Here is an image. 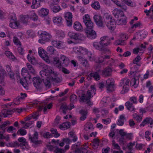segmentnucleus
I'll list each match as a JSON object with an SVG mask.
<instances>
[{"label":"nucleus","instance_id":"52","mask_svg":"<svg viewBox=\"0 0 153 153\" xmlns=\"http://www.w3.org/2000/svg\"><path fill=\"white\" fill-rule=\"evenodd\" d=\"M135 145V142H130L127 146V147L128 149L130 151L133 150V147Z\"/></svg>","mask_w":153,"mask_h":153},{"label":"nucleus","instance_id":"30","mask_svg":"<svg viewBox=\"0 0 153 153\" xmlns=\"http://www.w3.org/2000/svg\"><path fill=\"white\" fill-rule=\"evenodd\" d=\"M126 23V19L125 16L119 19L116 22L117 25H125Z\"/></svg>","mask_w":153,"mask_h":153},{"label":"nucleus","instance_id":"50","mask_svg":"<svg viewBox=\"0 0 153 153\" xmlns=\"http://www.w3.org/2000/svg\"><path fill=\"white\" fill-rule=\"evenodd\" d=\"M125 3L127 5L132 7L136 6V3L133 1H132L131 0H127Z\"/></svg>","mask_w":153,"mask_h":153},{"label":"nucleus","instance_id":"56","mask_svg":"<svg viewBox=\"0 0 153 153\" xmlns=\"http://www.w3.org/2000/svg\"><path fill=\"white\" fill-rule=\"evenodd\" d=\"M30 18L34 21H37L38 19L37 16L35 13H32L30 15Z\"/></svg>","mask_w":153,"mask_h":153},{"label":"nucleus","instance_id":"40","mask_svg":"<svg viewBox=\"0 0 153 153\" xmlns=\"http://www.w3.org/2000/svg\"><path fill=\"white\" fill-rule=\"evenodd\" d=\"M2 112L4 117H7V115L12 114L13 113V111L11 110H3Z\"/></svg>","mask_w":153,"mask_h":153},{"label":"nucleus","instance_id":"9","mask_svg":"<svg viewBox=\"0 0 153 153\" xmlns=\"http://www.w3.org/2000/svg\"><path fill=\"white\" fill-rule=\"evenodd\" d=\"M112 54L109 49L106 48V62L111 66L114 62V60L111 58Z\"/></svg>","mask_w":153,"mask_h":153},{"label":"nucleus","instance_id":"48","mask_svg":"<svg viewBox=\"0 0 153 153\" xmlns=\"http://www.w3.org/2000/svg\"><path fill=\"white\" fill-rule=\"evenodd\" d=\"M28 17L27 15L23 16L21 17L20 20L24 23H27L28 22Z\"/></svg>","mask_w":153,"mask_h":153},{"label":"nucleus","instance_id":"33","mask_svg":"<svg viewBox=\"0 0 153 153\" xmlns=\"http://www.w3.org/2000/svg\"><path fill=\"white\" fill-rule=\"evenodd\" d=\"M89 75L91 77L94 78L97 81L100 80V78L99 74L97 72L91 73Z\"/></svg>","mask_w":153,"mask_h":153},{"label":"nucleus","instance_id":"8","mask_svg":"<svg viewBox=\"0 0 153 153\" xmlns=\"http://www.w3.org/2000/svg\"><path fill=\"white\" fill-rule=\"evenodd\" d=\"M13 16L11 17V22L10 23V27L13 28L17 29L21 27L19 22L16 21V19L15 15H13Z\"/></svg>","mask_w":153,"mask_h":153},{"label":"nucleus","instance_id":"59","mask_svg":"<svg viewBox=\"0 0 153 153\" xmlns=\"http://www.w3.org/2000/svg\"><path fill=\"white\" fill-rule=\"evenodd\" d=\"M26 65L27 68L30 72L32 74H34L35 73V70L32 66L29 63H27Z\"/></svg>","mask_w":153,"mask_h":153},{"label":"nucleus","instance_id":"21","mask_svg":"<svg viewBox=\"0 0 153 153\" xmlns=\"http://www.w3.org/2000/svg\"><path fill=\"white\" fill-rule=\"evenodd\" d=\"M88 148V146H86L85 148L83 147H81L80 148H77L75 150L76 153H90L89 151L87 150Z\"/></svg>","mask_w":153,"mask_h":153},{"label":"nucleus","instance_id":"17","mask_svg":"<svg viewBox=\"0 0 153 153\" xmlns=\"http://www.w3.org/2000/svg\"><path fill=\"white\" fill-rule=\"evenodd\" d=\"M60 61L61 65V68L62 66H67L69 63V61L68 57L62 55L60 57Z\"/></svg>","mask_w":153,"mask_h":153},{"label":"nucleus","instance_id":"29","mask_svg":"<svg viewBox=\"0 0 153 153\" xmlns=\"http://www.w3.org/2000/svg\"><path fill=\"white\" fill-rule=\"evenodd\" d=\"M71 126L70 123L66 122L60 125L59 128L61 129H65L69 128Z\"/></svg>","mask_w":153,"mask_h":153},{"label":"nucleus","instance_id":"4","mask_svg":"<svg viewBox=\"0 0 153 153\" xmlns=\"http://www.w3.org/2000/svg\"><path fill=\"white\" fill-rule=\"evenodd\" d=\"M94 47L100 51H104L105 49V36H104L100 38L99 44L97 42L93 43Z\"/></svg>","mask_w":153,"mask_h":153},{"label":"nucleus","instance_id":"35","mask_svg":"<svg viewBox=\"0 0 153 153\" xmlns=\"http://www.w3.org/2000/svg\"><path fill=\"white\" fill-rule=\"evenodd\" d=\"M99 140L97 139H94L93 142L91 143V145L94 149H97L99 145Z\"/></svg>","mask_w":153,"mask_h":153},{"label":"nucleus","instance_id":"16","mask_svg":"<svg viewBox=\"0 0 153 153\" xmlns=\"http://www.w3.org/2000/svg\"><path fill=\"white\" fill-rule=\"evenodd\" d=\"M113 13L115 17L117 19H120L125 16L123 11L118 9H114L113 11Z\"/></svg>","mask_w":153,"mask_h":153},{"label":"nucleus","instance_id":"1","mask_svg":"<svg viewBox=\"0 0 153 153\" xmlns=\"http://www.w3.org/2000/svg\"><path fill=\"white\" fill-rule=\"evenodd\" d=\"M43 67L44 69L40 71V74L42 77L43 78L42 79L43 81L45 89H47L50 88L51 85L49 79L51 76H55L56 74L52 67L45 65Z\"/></svg>","mask_w":153,"mask_h":153},{"label":"nucleus","instance_id":"32","mask_svg":"<svg viewBox=\"0 0 153 153\" xmlns=\"http://www.w3.org/2000/svg\"><path fill=\"white\" fill-rule=\"evenodd\" d=\"M53 63L55 65H56L57 66L60 70L61 69V65L60 64V59L58 57H56L54 59L53 61Z\"/></svg>","mask_w":153,"mask_h":153},{"label":"nucleus","instance_id":"26","mask_svg":"<svg viewBox=\"0 0 153 153\" xmlns=\"http://www.w3.org/2000/svg\"><path fill=\"white\" fill-rule=\"evenodd\" d=\"M78 58L79 61L81 63L83 66L87 68L89 67V65L86 59H84L81 56H79Z\"/></svg>","mask_w":153,"mask_h":153},{"label":"nucleus","instance_id":"44","mask_svg":"<svg viewBox=\"0 0 153 153\" xmlns=\"http://www.w3.org/2000/svg\"><path fill=\"white\" fill-rule=\"evenodd\" d=\"M78 34L76 33L70 32L68 33V35L71 38L75 40H77V39H78Z\"/></svg>","mask_w":153,"mask_h":153},{"label":"nucleus","instance_id":"22","mask_svg":"<svg viewBox=\"0 0 153 153\" xmlns=\"http://www.w3.org/2000/svg\"><path fill=\"white\" fill-rule=\"evenodd\" d=\"M141 26V23L140 22H137L133 24L129 29V31L133 32L137 27H140Z\"/></svg>","mask_w":153,"mask_h":153},{"label":"nucleus","instance_id":"3","mask_svg":"<svg viewBox=\"0 0 153 153\" xmlns=\"http://www.w3.org/2000/svg\"><path fill=\"white\" fill-rule=\"evenodd\" d=\"M106 25L111 31H114L116 27V23L115 20L112 19L111 16H109L108 17L106 18Z\"/></svg>","mask_w":153,"mask_h":153},{"label":"nucleus","instance_id":"23","mask_svg":"<svg viewBox=\"0 0 153 153\" xmlns=\"http://www.w3.org/2000/svg\"><path fill=\"white\" fill-rule=\"evenodd\" d=\"M147 123L150 124V125L153 124V121L150 117H148L144 119L140 125L144 126Z\"/></svg>","mask_w":153,"mask_h":153},{"label":"nucleus","instance_id":"45","mask_svg":"<svg viewBox=\"0 0 153 153\" xmlns=\"http://www.w3.org/2000/svg\"><path fill=\"white\" fill-rule=\"evenodd\" d=\"M114 44L116 45H124L126 44V43L124 41L121 39H118L116 40L114 43Z\"/></svg>","mask_w":153,"mask_h":153},{"label":"nucleus","instance_id":"24","mask_svg":"<svg viewBox=\"0 0 153 153\" xmlns=\"http://www.w3.org/2000/svg\"><path fill=\"white\" fill-rule=\"evenodd\" d=\"M74 29L77 31H81L83 29L82 27L80 22H75L74 24Z\"/></svg>","mask_w":153,"mask_h":153},{"label":"nucleus","instance_id":"49","mask_svg":"<svg viewBox=\"0 0 153 153\" xmlns=\"http://www.w3.org/2000/svg\"><path fill=\"white\" fill-rule=\"evenodd\" d=\"M38 53L39 56L41 57L45 56V52L44 50L41 47H39L38 48Z\"/></svg>","mask_w":153,"mask_h":153},{"label":"nucleus","instance_id":"51","mask_svg":"<svg viewBox=\"0 0 153 153\" xmlns=\"http://www.w3.org/2000/svg\"><path fill=\"white\" fill-rule=\"evenodd\" d=\"M26 133V131L23 128H20V129L18 130L17 132V134H20L22 136L25 135Z\"/></svg>","mask_w":153,"mask_h":153},{"label":"nucleus","instance_id":"12","mask_svg":"<svg viewBox=\"0 0 153 153\" xmlns=\"http://www.w3.org/2000/svg\"><path fill=\"white\" fill-rule=\"evenodd\" d=\"M136 75H133L134 77L131 80L130 84L131 85L133 86L135 88L137 87L139 82V77L140 75L139 74H136Z\"/></svg>","mask_w":153,"mask_h":153},{"label":"nucleus","instance_id":"19","mask_svg":"<svg viewBox=\"0 0 153 153\" xmlns=\"http://www.w3.org/2000/svg\"><path fill=\"white\" fill-rule=\"evenodd\" d=\"M16 75L17 82H20L24 88H26L27 87V83L26 82V79H21L18 74H16Z\"/></svg>","mask_w":153,"mask_h":153},{"label":"nucleus","instance_id":"61","mask_svg":"<svg viewBox=\"0 0 153 153\" xmlns=\"http://www.w3.org/2000/svg\"><path fill=\"white\" fill-rule=\"evenodd\" d=\"M70 100L71 102H74L77 101V96L75 94H72L70 96Z\"/></svg>","mask_w":153,"mask_h":153},{"label":"nucleus","instance_id":"53","mask_svg":"<svg viewBox=\"0 0 153 153\" xmlns=\"http://www.w3.org/2000/svg\"><path fill=\"white\" fill-rule=\"evenodd\" d=\"M56 34L58 37L60 39L63 38L65 36V34L62 31H58Z\"/></svg>","mask_w":153,"mask_h":153},{"label":"nucleus","instance_id":"6","mask_svg":"<svg viewBox=\"0 0 153 153\" xmlns=\"http://www.w3.org/2000/svg\"><path fill=\"white\" fill-rule=\"evenodd\" d=\"M77 94L78 96L80 97L81 100L83 102H87L88 103V102L90 101V99L91 97V92L89 91H87L85 94L83 93V91L82 90H80L78 91Z\"/></svg>","mask_w":153,"mask_h":153},{"label":"nucleus","instance_id":"60","mask_svg":"<svg viewBox=\"0 0 153 153\" xmlns=\"http://www.w3.org/2000/svg\"><path fill=\"white\" fill-rule=\"evenodd\" d=\"M112 146L113 147V149H115L120 150V147L118 144L116 143L114 140L112 141Z\"/></svg>","mask_w":153,"mask_h":153},{"label":"nucleus","instance_id":"55","mask_svg":"<svg viewBox=\"0 0 153 153\" xmlns=\"http://www.w3.org/2000/svg\"><path fill=\"white\" fill-rule=\"evenodd\" d=\"M132 116L133 118L138 122H140L142 120V118L136 114H133Z\"/></svg>","mask_w":153,"mask_h":153},{"label":"nucleus","instance_id":"10","mask_svg":"<svg viewBox=\"0 0 153 153\" xmlns=\"http://www.w3.org/2000/svg\"><path fill=\"white\" fill-rule=\"evenodd\" d=\"M38 132H35L33 136H30L29 137V139L31 141L34 143V146H36L42 143V141L41 140H38Z\"/></svg>","mask_w":153,"mask_h":153},{"label":"nucleus","instance_id":"42","mask_svg":"<svg viewBox=\"0 0 153 153\" xmlns=\"http://www.w3.org/2000/svg\"><path fill=\"white\" fill-rule=\"evenodd\" d=\"M84 129L87 131L90 130H93V128L92 124L91 123H88L85 125Z\"/></svg>","mask_w":153,"mask_h":153},{"label":"nucleus","instance_id":"2","mask_svg":"<svg viewBox=\"0 0 153 153\" xmlns=\"http://www.w3.org/2000/svg\"><path fill=\"white\" fill-rule=\"evenodd\" d=\"M129 82V79L126 78H123L120 80V86H122L123 85V90L120 92L121 94H124L128 91Z\"/></svg>","mask_w":153,"mask_h":153},{"label":"nucleus","instance_id":"43","mask_svg":"<svg viewBox=\"0 0 153 153\" xmlns=\"http://www.w3.org/2000/svg\"><path fill=\"white\" fill-rule=\"evenodd\" d=\"M106 88L107 93L111 92L114 90V85H106Z\"/></svg>","mask_w":153,"mask_h":153},{"label":"nucleus","instance_id":"27","mask_svg":"<svg viewBox=\"0 0 153 153\" xmlns=\"http://www.w3.org/2000/svg\"><path fill=\"white\" fill-rule=\"evenodd\" d=\"M56 75L55 76H51L50 77L49 80L50 82L51 81H54L56 83H59L60 82L62 81V78L59 77H56Z\"/></svg>","mask_w":153,"mask_h":153},{"label":"nucleus","instance_id":"36","mask_svg":"<svg viewBox=\"0 0 153 153\" xmlns=\"http://www.w3.org/2000/svg\"><path fill=\"white\" fill-rule=\"evenodd\" d=\"M91 6L93 8L96 10H99L100 7L99 2L97 1H95L92 3Z\"/></svg>","mask_w":153,"mask_h":153},{"label":"nucleus","instance_id":"14","mask_svg":"<svg viewBox=\"0 0 153 153\" xmlns=\"http://www.w3.org/2000/svg\"><path fill=\"white\" fill-rule=\"evenodd\" d=\"M41 35L42 39L45 40V42H48L50 41L52 38L51 34L46 31H42Z\"/></svg>","mask_w":153,"mask_h":153},{"label":"nucleus","instance_id":"7","mask_svg":"<svg viewBox=\"0 0 153 153\" xmlns=\"http://www.w3.org/2000/svg\"><path fill=\"white\" fill-rule=\"evenodd\" d=\"M33 82L34 86L38 90H40L43 87L42 79L39 77H34L33 78Z\"/></svg>","mask_w":153,"mask_h":153},{"label":"nucleus","instance_id":"28","mask_svg":"<svg viewBox=\"0 0 153 153\" xmlns=\"http://www.w3.org/2000/svg\"><path fill=\"white\" fill-rule=\"evenodd\" d=\"M125 105L127 109L131 111H134L135 108L133 105L132 103H131L130 102L128 101L125 104Z\"/></svg>","mask_w":153,"mask_h":153},{"label":"nucleus","instance_id":"13","mask_svg":"<svg viewBox=\"0 0 153 153\" xmlns=\"http://www.w3.org/2000/svg\"><path fill=\"white\" fill-rule=\"evenodd\" d=\"M85 32L87 37L90 39H94L97 37L96 33L93 29H91L90 30H85Z\"/></svg>","mask_w":153,"mask_h":153},{"label":"nucleus","instance_id":"58","mask_svg":"<svg viewBox=\"0 0 153 153\" xmlns=\"http://www.w3.org/2000/svg\"><path fill=\"white\" fill-rule=\"evenodd\" d=\"M9 145L11 147H15L19 146L20 144L17 141L11 142L9 144Z\"/></svg>","mask_w":153,"mask_h":153},{"label":"nucleus","instance_id":"34","mask_svg":"<svg viewBox=\"0 0 153 153\" xmlns=\"http://www.w3.org/2000/svg\"><path fill=\"white\" fill-rule=\"evenodd\" d=\"M49 10L47 9L42 8L39 11V14L41 16H45L48 13Z\"/></svg>","mask_w":153,"mask_h":153},{"label":"nucleus","instance_id":"41","mask_svg":"<svg viewBox=\"0 0 153 153\" xmlns=\"http://www.w3.org/2000/svg\"><path fill=\"white\" fill-rule=\"evenodd\" d=\"M62 19L60 17H55L53 18V21L55 23L60 24L62 23Z\"/></svg>","mask_w":153,"mask_h":153},{"label":"nucleus","instance_id":"37","mask_svg":"<svg viewBox=\"0 0 153 153\" xmlns=\"http://www.w3.org/2000/svg\"><path fill=\"white\" fill-rule=\"evenodd\" d=\"M50 7L52 10L55 13L61 10L59 6L58 5L54 6V5H53V4H50Z\"/></svg>","mask_w":153,"mask_h":153},{"label":"nucleus","instance_id":"64","mask_svg":"<svg viewBox=\"0 0 153 153\" xmlns=\"http://www.w3.org/2000/svg\"><path fill=\"white\" fill-rule=\"evenodd\" d=\"M13 41L14 43L17 45H21V44L18 38L16 37H14Z\"/></svg>","mask_w":153,"mask_h":153},{"label":"nucleus","instance_id":"62","mask_svg":"<svg viewBox=\"0 0 153 153\" xmlns=\"http://www.w3.org/2000/svg\"><path fill=\"white\" fill-rule=\"evenodd\" d=\"M106 85H114V79L111 78H109L106 81Z\"/></svg>","mask_w":153,"mask_h":153},{"label":"nucleus","instance_id":"18","mask_svg":"<svg viewBox=\"0 0 153 153\" xmlns=\"http://www.w3.org/2000/svg\"><path fill=\"white\" fill-rule=\"evenodd\" d=\"M94 19L99 26L102 27L103 25V23L102 21V17L98 15H95L94 17Z\"/></svg>","mask_w":153,"mask_h":153},{"label":"nucleus","instance_id":"5","mask_svg":"<svg viewBox=\"0 0 153 153\" xmlns=\"http://www.w3.org/2000/svg\"><path fill=\"white\" fill-rule=\"evenodd\" d=\"M83 22L85 24L86 28L85 30L92 29L94 27V23L91 20L88 14H85L83 18Z\"/></svg>","mask_w":153,"mask_h":153},{"label":"nucleus","instance_id":"46","mask_svg":"<svg viewBox=\"0 0 153 153\" xmlns=\"http://www.w3.org/2000/svg\"><path fill=\"white\" fill-rule=\"evenodd\" d=\"M5 53L7 57L13 60H14L15 59V57L12 54V53L9 51H5Z\"/></svg>","mask_w":153,"mask_h":153},{"label":"nucleus","instance_id":"31","mask_svg":"<svg viewBox=\"0 0 153 153\" xmlns=\"http://www.w3.org/2000/svg\"><path fill=\"white\" fill-rule=\"evenodd\" d=\"M79 113L82 115V116L80 118V120H84L86 118L87 114L88 113L87 111L81 110L79 111Z\"/></svg>","mask_w":153,"mask_h":153},{"label":"nucleus","instance_id":"54","mask_svg":"<svg viewBox=\"0 0 153 153\" xmlns=\"http://www.w3.org/2000/svg\"><path fill=\"white\" fill-rule=\"evenodd\" d=\"M52 134H53V137H57L60 136V134H59L56 129H52L51 130Z\"/></svg>","mask_w":153,"mask_h":153},{"label":"nucleus","instance_id":"25","mask_svg":"<svg viewBox=\"0 0 153 153\" xmlns=\"http://www.w3.org/2000/svg\"><path fill=\"white\" fill-rule=\"evenodd\" d=\"M44 0H33L32 4L31 7L33 9H35L37 8L39 6L40 2H42Z\"/></svg>","mask_w":153,"mask_h":153},{"label":"nucleus","instance_id":"15","mask_svg":"<svg viewBox=\"0 0 153 153\" xmlns=\"http://www.w3.org/2000/svg\"><path fill=\"white\" fill-rule=\"evenodd\" d=\"M64 17L66 20L67 26H71L72 23V13L70 12H67L65 14Z\"/></svg>","mask_w":153,"mask_h":153},{"label":"nucleus","instance_id":"38","mask_svg":"<svg viewBox=\"0 0 153 153\" xmlns=\"http://www.w3.org/2000/svg\"><path fill=\"white\" fill-rule=\"evenodd\" d=\"M146 86L147 88H148L149 92L150 93L153 91V85H152L150 81H148L146 82Z\"/></svg>","mask_w":153,"mask_h":153},{"label":"nucleus","instance_id":"57","mask_svg":"<svg viewBox=\"0 0 153 153\" xmlns=\"http://www.w3.org/2000/svg\"><path fill=\"white\" fill-rule=\"evenodd\" d=\"M112 69L110 67H107L106 68V76H110L111 74Z\"/></svg>","mask_w":153,"mask_h":153},{"label":"nucleus","instance_id":"20","mask_svg":"<svg viewBox=\"0 0 153 153\" xmlns=\"http://www.w3.org/2000/svg\"><path fill=\"white\" fill-rule=\"evenodd\" d=\"M140 65L138 64H135L131 68V71L129 73L130 75H136V74H138L137 71L138 70V66Z\"/></svg>","mask_w":153,"mask_h":153},{"label":"nucleus","instance_id":"11","mask_svg":"<svg viewBox=\"0 0 153 153\" xmlns=\"http://www.w3.org/2000/svg\"><path fill=\"white\" fill-rule=\"evenodd\" d=\"M147 33L145 31L138 32L136 33L135 36L134 37L132 40L137 39L141 40L143 39L147 36Z\"/></svg>","mask_w":153,"mask_h":153},{"label":"nucleus","instance_id":"47","mask_svg":"<svg viewBox=\"0 0 153 153\" xmlns=\"http://www.w3.org/2000/svg\"><path fill=\"white\" fill-rule=\"evenodd\" d=\"M69 134L71 138H72V141L75 142L76 141L77 139V137L76 136L75 134L71 132H70L69 133Z\"/></svg>","mask_w":153,"mask_h":153},{"label":"nucleus","instance_id":"39","mask_svg":"<svg viewBox=\"0 0 153 153\" xmlns=\"http://www.w3.org/2000/svg\"><path fill=\"white\" fill-rule=\"evenodd\" d=\"M27 58L28 61L32 64H35L37 63L34 57L33 56H31L29 54L28 55Z\"/></svg>","mask_w":153,"mask_h":153},{"label":"nucleus","instance_id":"63","mask_svg":"<svg viewBox=\"0 0 153 153\" xmlns=\"http://www.w3.org/2000/svg\"><path fill=\"white\" fill-rule=\"evenodd\" d=\"M129 102H131L133 103L137 104V98L134 96L130 97L129 99Z\"/></svg>","mask_w":153,"mask_h":153}]
</instances>
